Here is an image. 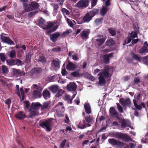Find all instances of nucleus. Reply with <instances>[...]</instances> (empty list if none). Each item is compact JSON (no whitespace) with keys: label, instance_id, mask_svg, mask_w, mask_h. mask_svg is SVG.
I'll use <instances>...</instances> for the list:
<instances>
[{"label":"nucleus","instance_id":"f257e3e1","mask_svg":"<svg viewBox=\"0 0 148 148\" xmlns=\"http://www.w3.org/2000/svg\"><path fill=\"white\" fill-rule=\"evenodd\" d=\"M109 69H104L101 70V72L99 73L98 75L99 77V84L101 86L105 84L106 79H107L110 77Z\"/></svg>","mask_w":148,"mask_h":148},{"label":"nucleus","instance_id":"f03ea898","mask_svg":"<svg viewBox=\"0 0 148 148\" xmlns=\"http://www.w3.org/2000/svg\"><path fill=\"white\" fill-rule=\"evenodd\" d=\"M45 21L42 19H41L40 20L39 25L41 27L44 29H48L53 27L52 28L48 30V33L49 34L54 32L58 27V25L54 26V23H53L50 22L48 23L46 25H45Z\"/></svg>","mask_w":148,"mask_h":148},{"label":"nucleus","instance_id":"7ed1b4c3","mask_svg":"<svg viewBox=\"0 0 148 148\" xmlns=\"http://www.w3.org/2000/svg\"><path fill=\"white\" fill-rule=\"evenodd\" d=\"M53 120V119H50L43 121H40L39 125L43 128H45L46 131L50 132L52 129Z\"/></svg>","mask_w":148,"mask_h":148},{"label":"nucleus","instance_id":"20e7f679","mask_svg":"<svg viewBox=\"0 0 148 148\" xmlns=\"http://www.w3.org/2000/svg\"><path fill=\"white\" fill-rule=\"evenodd\" d=\"M108 143L113 146L118 148H122L124 146V143L114 138L109 139Z\"/></svg>","mask_w":148,"mask_h":148},{"label":"nucleus","instance_id":"39448f33","mask_svg":"<svg viewBox=\"0 0 148 148\" xmlns=\"http://www.w3.org/2000/svg\"><path fill=\"white\" fill-rule=\"evenodd\" d=\"M112 137L119 139H122L123 140H128L129 138L127 134L121 132H116L112 133Z\"/></svg>","mask_w":148,"mask_h":148},{"label":"nucleus","instance_id":"423d86ee","mask_svg":"<svg viewBox=\"0 0 148 148\" xmlns=\"http://www.w3.org/2000/svg\"><path fill=\"white\" fill-rule=\"evenodd\" d=\"M89 3L88 0H80L76 4V5L78 8L83 9L87 7Z\"/></svg>","mask_w":148,"mask_h":148},{"label":"nucleus","instance_id":"0eeeda50","mask_svg":"<svg viewBox=\"0 0 148 148\" xmlns=\"http://www.w3.org/2000/svg\"><path fill=\"white\" fill-rule=\"evenodd\" d=\"M119 102L124 107H129L131 106V103L130 99L127 98L125 99L122 98L119 99Z\"/></svg>","mask_w":148,"mask_h":148},{"label":"nucleus","instance_id":"6e6552de","mask_svg":"<svg viewBox=\"0 0 148 148\" xmlns=\"http://www.w3.org/2000/svg\"><path fill=\"white\" fill-rule=\"evenodd\" d=\"M120 120L119 123L121 125V127L122 128H125L127 127H130L131 124L129 121L124 119H119Z\"/></svg>","mask_w":148,"mask_h":148},{"label":"nucleus","instance_id":"1a4fd4ad","mask_svg":"<svg viewBox=\"0 0 148 148\" xmlns=\"http://www.w3.org/2000/svg\"><path fill=\"white\" fill-rule=\"evenodd\" d=\"M63 103L62 102H59L58 104L56 105V108H62L64 110L65 109L64 107L63 106ZM56 112L58 115L59 116H64L63 114V111L62 110H59L58 108L56 109Z\"/></svg>","mask_w":148,"mask_h":148},{"label":"nucleus","instance_id":"9d476101","mask_svg":"<svg viewBox=\"0 0 148 148\" xmlns=\"http://www.w3.org/2000/svg\"><path fill=\"white\" fill-rule=\"evenodd\" d=\"M3 33H2L0 35V39L3 42L6 43L10 45H14V43L10 38L9 37L3 36Z\"/></svg>","mask_w":148,"mask_h":148},{"label":"nucleus","instance_id":"9b49d317","mask_svg":"<svg viewBox=\"0 0 148 148\" xmlns=\"http://www.w3.org/2000/svg\"><path fill=\"white\" fill-rule=\"evenodd\" d=\"M90 33L89 29H84L80 33V36L83 40H86L88 38Z\"/></svg>","mask_w":148,"mask_h":148},{"label":"nucleus","instance_id":"f8f14e48","mask_svg":"<svg viewBox=\"0 0 148 148\" xmlns=\"http://www.w3.org/2000/svg\"><path fill=\"white\" fill-rule=\"evenodd\" d=\"M90 126V125L86 123L84 119H83L82 121H80L79 124L77 125L78 127L81 129H83L86 127Z\"/></svg>","mask_w":148,"mask_h":148},{"label":"nucleus","instance_id":"ddd939ff","mask_svg":"<svg viewBox=\"0 0 148 148\" xmlns=\"http://www.w3.org/2000/svg\"><path fill=\"white\" fill-rule=\"evenodd\" d=\"M15 116L16 118L20 120H23L27 117L25 114L22 111L17 112Z\"/></svg>","mask_w":148,"mask_h":148},{"label":"nucleus","instance_id":"4468645a","mask_svg":"<svg viewBox=\"0 0 148 148\" xmlns=\"http://www.w3.org/2000/svg\"><path fill=\"white\" fill-rule=\"evenodd\" d=\"M13 74L14 75H18L20 76H24L25 75V73L21 72L20 69L12 68V69Z\"/></svg>","mask_w":148,"mask_h":148},{"label":"nucleus","instance_id":"2eb2a0df","mask_svg":"<svg viewBox=\"0 0 148 148\" xmlns=\"http://www.w3.org/2000/svg\"><path fill=\"white\" fill-rule=\"evenodd\" d=\"M109 112L110 116H114L117 119H119L118 114L117 111L113 107H111L110 108Z\"/></svg>","mask_w":148,"mask_h":148},{"label":"nucleus","instance_id":"dca6fc26","mask_svg":"<svg viewBox=\"0 0 148 148\" xmlns=\"http://www.w3.org/2000/svg\"><path fill=\"white\" fill-rule=\"evenodd\" d=\"M77 86L74 82H70L67 86V89L69 91H75Z\"/></svg>","mask_w":148,"mask_h":148},{"label":"nucleus","instance_id":"f3484780","mask_svg":"<svg viewBox=\"0 0 148 148\" xmlns=\"http://www.w3.org/2000/svg\"><path fill=\"white\" fill-rule=\"evenodd\" d=\"M42 91L37 90H33L32 96L35 99L40 98L42 96L41 92Z\"/></svg>","mask_w":148,"mask_h":148},{"label":"nucleus","instance_id":"a211bd4d","mask_svg":"<svg viewBox=\"0 0 148 148\" xmlns=\"http://www.w3.org/2000/svg\"><path fill=\"white\" fill-rule=\"evenodd\" d=\"M148 51V44L147 41L144 43V45L142 48L140 49L139 52L141 53H147Z\"/></svg>","mask_w":148,"mask_h":148},{"label":"nucleus","instance_id":"6ab92c4d","mask_svg":"<svg viewBox=\"0 0 148 148\" xmlns=\"http://www.w3.org/2000/svg\"><path fill=\"white\" fill-rule=\"evenodd\" d=\"M29 111L30 112L29 117L30 118H32L34 116L37 115L39 114V111L34 110L31 108H30Z\"/></svg>","mask_w":148,"mask_h":148},{"label":"nucleus","instance_id":"aec40b11","mask_svg":"<svg viewBox=\"0 0 148 148\" xmlns=\"http://www.w3.org/2000/svg\"><path fill=\"white\" fill-rule=\"evenodd\" d=\"M92 18V16L89 12H88L84 16L83 20L84 22L88 23L91 20Z\"/></svg>","mask_w":148,"mask_h":148},{"label":"nucleus","instance_id":"412c9836","mask_svg":"<svg viewBox=\"0 0 148 148\" xmlns=\"http://www.w3.org/2000/svg\"><path fill=\"white\" fill-rule=\"evenodd\" d=\"M60 36V33L59 32H57L51 34L50 36V38L51 40L54 42L56 41L57 38Z\"/></svg>","mask_w":148,"mask_h":148},{"label":"nucleus","instance_id":"4be33fe9","mask_svg":"<svg viewBox=\"0 0 148 148\" xmlns=\"http://www.w3.org/2000/svg\"><path fill=\"white\" fill-rule=\"evenodd\" d=\"M59 88V87L57 85H53L48 88V89L53 93L56 92Z\"/></svg>","mask_w":148,"mask_h":148},{"label":"nucleus","instance_id":"5701e85b","mask_svg":"<svg viewBox=\"0 0 148 148\" xmlns=\"http://www.w3.org/2000/svg\"><path fill=\"white\" fill-rule=\"evenodd\" d=\"M41 104L39 103H32L30 108L34 110L38 111L39 108L41 107Z\"/></svg>","mask_w":148,"mask_h":148},{"label":"nucleus","instance_id":"b1692460","mask_svg":"<svg viewBox=\"0 0 148 148\" xmlns=\"http://www.w3.org/2000/svg\"><path fill=\"white\" fill-rule=\"evenodd\" d=\"M32 90H37L42 91L43 88L39 84H33L31 86Z\"/></svg>","mask_w":148,"mask_h":148},{"label":"nucleus","instance_id":"393cba45","mask_svg":"<svg viewBox=\"0 0 148 148\" xmlns=\"http://www.w3.org/2000/svg\"><path fill=\"white\" fill-rule=\"evenodd\" d=\"M66 69L69 71H73L77 67L72 62H69L66 65Z\"/></svg>","mask_w":148,"mask_h":148},{"label":"nucleus","instance_id":"a878e982","mask_svg":"<svg viewBox=\"0 0 148 148\" xmlns=\"http://www.w3.org/2000/svg\"><path fill=\"white\" fill-rule=\"evenodd\" d=\"M42 71V69L40 68H35L32 69L30 71V73L32 75L38 74L41 73Z\"/></svg>","mask_w":148,"mask_h":148},{"label":"nucleus","instance_id":"bb28decb","mask_svg":"<svg viewBox=\"0 0 148 148\" xmlns=\"http://www.w3.org/2000/svg\"><path fill=\"white\" fill-rule=\"evenodd\" d=\"M50 107V103L48 102H45L43 103L42 105H41V110H43L45 109H49Z\"/></svg>","mask_w":148,"mask_h":148},{"label":"nucleus","instance_id":"cd10ccee","mask_svg":"<svg viewBox=\"0 0 148 148\" xmlns=\"http://www.w3.org/2000/svg\"><path fill=\"white\" fill-rule=\"evenodd\" d=\"M97 43V45L99 46L101 45L104 42L105 39L103 36H100L99 38L96 39Z\"/></svg>","mask_w":148,"mask_h":148},{"label":"nucleus","instance_id":"c85d7f7f","mask_svg":"<svg viewBox=\"0 0 148 148\" xmlns=\"http://www.w3.org/2000/svg\"><path fill=\"white\" fill-rule=\"evenodd\" d=\"M42 94L43 97L45 99H47L50 98V93L47 89H45L44 90Z\"/></svg>","mask_w":148,"mask_h":148},{"label":"nucleus","instance_id":"c756f323","mask_svg":"<svg viewBox=\"0 0 148 148\" xmlns=\"http://www.w3.org/2000/svg\"><path fill=\"white\" fill-rule=\"evenodd\" d=\"M84 107L85 111L87 114H89L91 113V109L89 103H86L84 105Z\"/></svg>","mask_w":148,"mask_h":148},{"label":"nucleus","instance_id":"7c9ffc66","mask_svg":"<svg viewBox=\"0 0 148 148\" xmlns=\"http://www.w3.org/2000/svg\"><path fill=\"white\" fill-rule=\"evenodd\" d=\"M84 119L85 122H86L88 123H91L93 122L94 119L92 116L89 115L87 117L85 116Z\"/></svg>","mask_w":148,"mask_h":148},{"label":"nucleus","instance_id":"2f4dec72","mask_svg":"<svg viewBox=\"0 0 148 148\" xmlns=\"http://www.w3.org/2000/svg\"><path fill=\"white\" fill-rule=\"evenodd\" d=\"M23 6L24 8L25 11L26 12H29L33 10L30 4L28 5L27 4H24Z\"/></svg>","mask_w":148,"mask_h":148},{"label":"nucleus","instance_id":"473e14b6","mask_svg":"<svg viewBox=\"0 0 148 148\" xmlns=\"http://www.w3.org/2000/svg\"><path fill=\"white\" fill-rule=\"evenodd\" d=\"M102 8L100 10V14L102 16H105L109 8L107 7L103 6Z\"/></svg>","mask_w":148,"mask_h":148},{"label":"nucleus","instance_id":"72a5a7b5","mask_svg":"<svg viewBox=\"0 0 148 148\" xmlns=\"http://www.w3.org/2000/svg\"><path fill=\"white\" fill-rule=\"evenodd\" d=\"M15 60L12 59H9L6 60L7 64L10 66L15 65Z\"/></svg>","mask_w":148,"mask_h":148},{"label":"nucleus","instance_id":"f704fd0d","mask_svg":"<svg viewBox=\"0 0 148 148\" xmlns=\"http://www.w3.org/2000/svg\"><path fill=\"white\" fill-rule=\"evenodd\" d=\"M33 10L38 9L39 6L38 3L35 1H32L30 3Z\"/></svg>","mask_w":148,"mask_h":148},{"label":"nucleus","instance_id":"c9c22d12","mask_svg":"<svg viewBox=\"0 0 148 148\" xmlns=\"http://www.w3.org/2000/svg\"><path fill=\"white\" fill-rule=\"evenodd\" d=\"M51 66L56 68H59L60 67V63L59 61L54 60L52 61Z\"/></svg>","mask_w":148,"mask_h":148},{"label":"nucleus","instance_id":"e433bc0d","mask_svg":"<svg viewBox=\"0 0 148 148\" xmlns=\"http://www.w3.org/2000/svg\"><path fill=\"white\" fill-rule=\"evenodd\" d=\"M0 81L2 84L4 85H7V82L8 81V79L4 77H1Z\"/></svg>","mask_w":148,"mask_h":148},{"label":"nucleus","instance_id":"4c0bfd02","mask_svg":"<svg viewBox=\"0 0 148 148\" xmlns=\"http://www.w3.org/2000/svg\"><path fill=\"white\" fill-rule=\"evenodd\" d=\"M65 91L62 89L58 90L56 94L55 95L56 97H59L62 96Z\"/></svg>","mask_w":148,"mask_h":148},{"label":"nucleus","instance_id":"58836bf2","mask_svg":"<svg viewBox=\"0 0 148 148\" xmlns=\"http://www.w3.org/2000/svg\"><path fill=\"white\" fill-rule=\"evenodd\" d=\"M98 12V10L95 9L90 11L89 13L93 17L95 15L97 14Z\"/></svg>","mask_w":148,"mask_h":148},{"label":"nucleus","instance_id":"ea45409f","mask_svg":"<svg viewBox=\"0 0 148 148\" xmlns=\"http://www.w3.org/2000/svg\"><path fill=\"white\" fill-rule=\"evenodd\" d=\"M61 11L64 16L66 17V15H69L70 14V12L65 8H62Z\"/></svg>","mask_w":148,"mask_h":148},{"label":"nucleus","instance_id":"a19ab883","mask_svg":"<svg viewBox=\"0 0 148 148\" xmlns=\"http://www.w3.org/2000/svg\"><path fill=\"white\" fill-rule=\"evenodd\" d=\"M38 61H40L42 63H45L46 62V60L45 56L42 55H40L39 56Z\"/></svg>","mask_w":148,"mask_h":148},{"label":"nucleus","instance_id":"79ce46f5","mask_svg":"<svg viewBox=\"0 0 148 148\" xmlns=\"http://www.w3.org/2000/svg\"><path fill=\"white\" fill-rule=\"evenodd\" d=\"M24 92L23 88H20L19 91L18 90V94L20 98L21 97V96L22 97L23 99H24Z\"/></svg>","mask_w":148,"mask_h":148},{"label":"nucleus","instance_id":"37998d69","mask_svg":"<svg viewBox=\"0 0 148 148\" xmlns=\"http://www.w3.org/2000/svg\"><path fill=\"white\" fill-rule=\"evenodd\" d=\"M109 32L112 36H114L116 33V31L114 28H110L108 29Z\"/></svg>","mask_w":148,"mask_h":148},{"label":"nucleus","instance_id":"c03bdc74","mask_svg":"<svg viewBox=\"0 0 148 148\" xmlns=\"http://www.w3.org/2000/svg\"><path fill=\"white\" fill-rule=\"evenodd\" d=\"M31 56L32 54L30 53H28L26 54L25 58V60L27 63L30 62Z\"/></svg>","mask_w":148,"mask_h":148},{"label":"nucleus","instance_id":"a18cd8bd","mask_svg":"<svg viewBox=\"0 0 148 148\" xmlns=\"http://www.w3.org/2000/svg\"><path fill=\"white\" fill-rule=\"evenodd\" d=\"M3 73L7 74L9 72L8 69L5 65H3L1 67Z\"/></svg>","mask_w":148,"mask_h":148},{"label":"nucleus","instance_id":"49530a36","mask_svg":"<svg viewBox=\"0 0 148 148\" xmlns=\"http://www.w3.org/2000/svg\"><path fill=\"white\" fill-rule=\"evenodd\" d=\"M131 56L132 57L136 60L140 61V58L139 57L138 55L135 54L134 53H131Z\"/></svg>","mask_w":148,"mask_h":148},{"label":"nucleus","instance_id":"de8ad7c7","mask_svg":"<svg viewBox=\"0 0 148 148\" xmlns=\"http://www.w3.org/2000/svg\"><path fill=\"white\" fill-rule=\"evenodd\" d=\"M103 20V19L102 18H97L95 21V23L96 25H99L102 23Z\"/></svg>","mask_w":148,"mask_h":148},{"label":"nucleus","instance_id":"09e8293b","mask_svg":"<svg viewBox=\"0 0 148 148\" xmlns=\"http://www.w3.org/2000/svg\"><path fill=\"white\" fill-rule=\"evenodd\" d=\"M114 43V41L112 39H110L107 40L106 42V45L107 46H111Z\"/></svg>","mask_w":148,"mask_h":148},{"label":"nucleus","instance_id":"8fccbe9b","mask_svg":"<svg viewBox=\"0 0 148 148\" xmlns=\"http://www.w3.org/2000/svg\"><path fill=\"white\" fill-rule=\"evenodd\" d=\"M15 60L16 61V62H15V65L19 66L23 64V61L19 59H17Z\"/></svg>","mask_w":148,"mask_h":148},{"label":"nucleus","instance_id":"3c124183","mask_svg":"<svg viewBox=\"0 0 148 148\" xmlns=\"http://www.w3.org/2000/svg\"><path fill=\"white\" fill-rule=\"evenodd\" d=\"M71 32V31L70 30H67L64 32L61 35L62 37H64L68 35V34Z\"/></svg>","mask_w":148,"mask_h":148},{"label":"nucleus","instance_id":"603ef678","mask_svg":"<svg viewBox=\"0 0 148 148\" xmlns=\"http://www.w3.org/2000/svg\"><path fill=\"white\" fill-rule=\"evenodd\" d=\"M103 58L105 63L108 64L109 62V58L108 55H104L103 56Z\"/></svg>","mask_w":148,"mask_h":148},{"label":"nucleus","instance_id":"864d4df0","mask_svg":"<svg viewBox=\"0 0 148 148\" xmlns=\"http://www.w3.org/2000/svg\"><path fill=\"white\" fill-rule=\"evenodd\" d=\"M65 18L69 25L71 27H73L74 25L72 21L70 19L65 17Z\"/></svg>","mask_w":148,"mask_h":148},{"label":"nucleus","instance_id":"5fc2aeb1","mask_svg":"<svg viewBox=\"0 0 148 148\" xmlns=\"http://www.w3.org/2000/svg\"><path fill=\"white\" fill-rule=\"evenodd\" d=\"M71 75L74 77H78L80 76L79 71H78L71 73Z\"/></svg>","mask_w":148,"mask_h":148},{"label":"nucleus","instance_id":"6e6d98bb","mask_svg":"<svg viewBox=\"0 0 148 148\" xmlns=\"http://www.w3.org/2000/svg\"><path fill=\"white\" fill-rule=\"evenodd\" d=\"M0 59L1 61L3 62L5 61L6 57L5 53H0Z\"/></svg>","mask_w":148,"mask_h":148},{"label":"nucleus","instance_id":"4d7b16f0","mask_svg":"<svg viewBox=\"0 0 148 148\" xmlns=\"http://www.w3.org/2000/svg\"><path fill=\"white\" fill-rule=\"evenodd\" d=\"M64 100H68L70 101V103H71L72 102V99H71V97L69 95H66L64 98Z\"/></svg>","mask_w":148,"mask_h":148},{"label":"nucleus","instance_id":"13d9d810","mask_svg":"<svg viewBox=\"0 0 148 148\" xmlns=\"http://www.w3.org/2000/svg\"><path fill=\"white\" fill-rule=\"evenodd\" d=\"M116 104L117 105V107L118 110V111L119 112H120V113L123 112V108L122 106L118 103H116Z\"/></svg>","mask_w":148,"mask_h":148},{"label":"nucleus","instance_id":"bf43d9fd","mask_svg":"<svg viewBox=\"0 0 148 148\" xmlns=\"http://www.w3.org/2000/svg\"><path fill=\"white\" fill-rule=\"evenodd\" d=\"M16 56V53L13 50L10 51L9 54V56L10 58H14Z\"/></svg>","mask_w":148,"mask_h":148},{"label":"nucleus","instance_id":"052dcab7","mask_svg":"<svg viewBox=\"0 0 148 148\" xmlns=\"http://www.w3.org/2000/svg\"><path fill=\"white\" fill-rule=\"evenodd\" d=\"M11 100L10 99H8L4 101V102L5 104L8 105V108H10V105L11 103Z\"/></svg>","mask_w":148,"mask_h":148},{"label":"nucleus","instance_id":"680f3d73","mask_svg":"<svg viewBox=\"0 0 148 148\" xmlns=\"http://www.w3.org/2000/svg\"><path fill=\"white\" fill-rule=\"evenodd\" d=\"M133 102L134 105L136 108L139 110H140L142 109V108L141 107V104L139 105H137L136 102L135 101H134Z\"/></svg>","mask_w":148,"mask_h":148},{"label":"nucleus","instance_id":"e2e57ef3","mask_svg":"<svg viewBox=\"0 0 148 148\" xmlns=\"http://www.w3.org/2000/svg\"><path fill=\"white\" fill-rule=\"evenodd\" d=\"M130 35V37L132 39H133L136 37H137V34L135 32H132L131 33Z\"/></svg>","mask_w":148,"mask_h":148},{"label":"nucleus","instance_id":"0e129e2a","mask_svg":"<svg viewBox=\"0 0 148 148\" xmlns=\"http://www.w3.org/2000/svg\"><path fill=\"white\" fill-rule=\"evenodd\" d=\"M66 142V140H64L61 143L60 148H64Z\"/></svg>","mask_w":148,"mask_h":148},{"label":"nucleus","instance_id":"69168bd1","mask_svg":"<svg viewBox=\"0 0 148 148\" xmlns=\"http://www.w3.org/2000/svg\"><path fill=\"white\" fill-rule=\"evenodd\" d=\"M132 39V38L130 36H128L126 38L125 41V43H129L130 42Z\"/></svg>","mask_w":148,"mask_h":148},{"label":"nucleus","instance_id":"338daca9","mask_svg":"<svg viewBox=\"0 0 148 148\" xmlns=\"http://www.w3.org/2000/svg\"><path fill=\"white\" fill-rule=\"evenodd\" d=\"M60 50H61V48L59 47H56L53 48L52 49V51H53L54 52H59L60 51Z\"/></svg>","mask_w":148,"mask_h":148},{"label":"nucleus","instance_id":"774afa93","mask_svg":"<svg viewBox=\"0 0 148 148\" xmlns=\"http://www.w3.org/2000/svg\"><path fill=\"white\" fill-rule=\"evenodd\" d=\"M143 62L145 64L148 65V57H145L143 60Z\"/></svg>","mask_w":148,"mask_h":148}]
</instances>
